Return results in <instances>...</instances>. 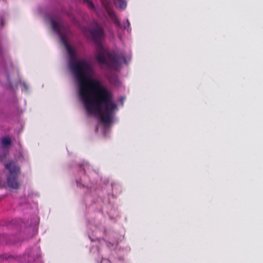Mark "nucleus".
Returning <instances> with one entry per match:
<instances>
[{
    "label": "nucleus",
    "instance_id": "7",
    "mask_svg": "<svg viewBox=\"0 0 263 263\" xmlns=\"http://www.w3.org/2000/svg\"><path fill=\"white\" fill-rule=\"evenodd\" d=\"M114 3L117 7L122 9L126 7V3L125 0H114Z\"/></svg>",
    "mask_w": 263,
    "mask_h": 263
},
{
    "label": "nucleus",
    "instance_id": "3",
    "mask_svg": "<svg viewBox=\"0 0 263 263\" xmlns=\"http://www.w3.org/2000/svg\"><path fill=\"white\" fill-rule=\"evenodd\" d=\"M6 168L9 174L7 178L8 186L13 189H18L20 183L17 180V177L21 173L20 167L14 161H9L5 164Z\"/></svg>",
    "mask_w": 263,
    "mask_h": 263
},
{
    "label": "nucleus",
    "instance_id": "9",
    "mask_svg": "<svg viewBox=\"0 0 263 263\" xmlns=\"http://www.w3.org/2000/svg\"><path fill=\"white\" fill-rule=\"evenodd\" d=\"M130 27V23L128 20H126V24L124 25V28L128 31Z\"/></svg>",
    "mask_w": 263,
    "mask_h": 263
},
{
    "label": "nucleus",
    "instance_id": "12",
    "mask_svg": "<svg viewBox=\"0 0 263 263\" xmlns=\"http://www.w3.org/2000/svg\"><path fill=\"white\" fill-rule=\"evenodd\" d=\"M2 160V158L0 157V161Z\"/></svg>",
    "mask_w": 263,
    "mask_h": 263
},
{
    "label": "nucleus",
    "instance_id": "2",
    "mask_svg": "<svg viewBox=\"0 0 263 263\" xmlns=\"http://www.w3.org/2000/svg\"><path fill=\"white\" fill-rule=\"evenodd\" d=\"M95 27L90 31V34L94 42L98 45L96 59L100 64L105 65L109 68L116 69L122 62H126L123 53H106L100 43L104 37V33L102 28L97 23L95 22Z\"/></svg>",
    "mask_w": 263,
    "mask_h": 263
},
{
    "label": "nucleus",
    "instance_id": "5",
    "mask_svg": "<svg viewBox=\"0 0 263 263\" xmlns=\"http://www.w3.org/2000/svg\"><path fill=\"white\" fill-rule=\"evenodd\" d=\"M106 11L108 16L110 17V19L117 26H119L120 21L117 17L114 11L111 8L107 7H106Z\"/></svg>",
    "mask_w": 263,
    "mask_h": 263
},
{
    "label": "nucleus",
    "instance_id": "1",
    "mask_svg": "<svg viewBox=\"0 0 263 263\" xmlns=\"http://www.w3.org/2000/svg\"><path fill=\"white\" fill-rule=\"evenodd\" d=\"M52 28L60 37L70 58L69 66L79 82L78 98L89 113L100 112L103 108L106 114L111 115L117 110L113 101V97L105 87L97 80L90 78L92 68L89 62L81 60L77 61L74 50L68 44L65 34L62 33L63 27L54 21H51ZM98 115H104L99 114Z\"/></svg>",
    "mask_w": 263,
    "mask_h": 263
},
{
    "label": "nucleus",
    "instance_id": "4",
    "mask_svg": "<svg viewBox=\"0 0 263 263\" xmlns=\"http://www.w3.org/2000/svg\"><path fill=\"white\" fill-rule=\"evenodd\" d=\"M98 125L102 126L105 129H107L110 126L113 122L114 116H96Z\"/></svg>",
    "mask_w": 263,
    "mask_h": 263
},
{
    "label": "nucleus",
    "instance_id": "11",
    "mask_svg": "<svg viewBox=\"0 0 263 263\" xmlns=\"http://www.w3.org/2000/svg\"><path fill=\"white\" fill-rule=\"evenodd\" d=\"M98 127H97V128H96V132H97V131H98Z\"/></svg>",
    "mask_w": 263,
    "mask_h": 263
},
{
    "label": "nucleus",
    "instance_id": "6",
    "mask_svg": "<svg viewBox=\"0 0 263 263\" xmlns=\"http://www.w3.org/2000/svg\"><path fill=\"white\" fill-rule=\"evenodd\" d=\"M2 144L3 147H7L11 144V138L9 136H6L1 138Z\"/></svg>",
    "mask_w": 263,
    "mask_h": 263
},
{
    "label": "nucleus",
    "instance_id": "10",
    "mask_svg": "<svg viewBox=\"0 0 263 263\" xmlns=\"http://www.w3.org/2000/svg\"><path fill=\"white\" fill-rule=\"evenodd\" d=\"M23 86H24V89H25V90H24V91H27L28 89V87L27 85L26 84H24Z\"/></svg>",
    "mask_w": 263,
    "mask_h": 263
},
{
    "label": "nucleus",
    "instance_id": "8",
    "mask_svg": "<svg viewBox=\"0 0 263 263\" xmlns=\"http://www.w3.org/2000/svg\"><path fill=\"white\" fill-rule=\"evenodd\" d=\"M83 3L86 5H87V7L90 10L92 11H95V7L92 2L90 0H82Z\"/></svg>",
    "mask_w": 263,
    "mask_h": 263
}]
</instances>
